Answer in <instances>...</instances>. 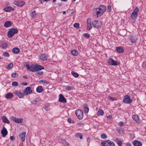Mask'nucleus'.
<instances>
[{
	"label": "nucleus",
	"instance_id": "f257e3e1",
	"mask_svg": "<svg viewBox=\"0 0 146 146\" xmlns=\"http://www.w3.org/2000/svg\"><path fill=\"white\" fill-rule=\"evenodd\" d=\"M25 67L27 68V70L33 72L41 70L44 69V67L43 66L38 64L30 66L29 64H27L25 65Z\"/></svg>",
	"mask_w": 146,
	"mask_h": 146
},
{
	"label": "nucleus",
	"instance_id": "f03ea898",
	"mask_svg": "<svg viewBox=\"0 0 146 146\" xmlns=\"http://www.w3.org/2000/svg\"><path fill=\"white\" fill-rule=\"evenodd\" d=\"M18 32V31L16 29L11 28L9 29L7 32V36L10 38L12 37L14 35Z\"/></svg>",
	"mask_w": 146,
	"mask_h": 146
},
{
	"label": "nucleus",
	"instance_id": "7ed1b4c3",
	"mask_svg": "<svg viewBox=\"0 0 146 146\" xmlns=\"http://www.w3.org/2000/svg\"><path fill=\"white\" fill-rule=\"evenodd\" d=\"M139 11V8L137 7H136L134 9L131 15V19L135 20L137 19L138 17V13Z\"/></svg>",
	"mask_w": 146,
	"mask_h": 146
},
{
	"label": "nucleus",
	"instance_id": "20e7f679",
	"mask_svg": "<svg viewBox=\"0 0 146 146\" xmlns=\"http://www.w3.org/2000/svg\"><path fill=\"white\" fill-rule=\"evenodd\" d=\"M75 114L78 118L79 119H82L83 117V112L82 110L78 109L75 111Z\"/></svg>",
	"mask_w": 146,
	"mask_h": 146
},
{
	"label": "nucleus",
	"instance_id": "39448f33",
	"mask_svg": "<svg viewBox=\"0 0 146 146\" xmlns=\"http://www.w3.org/2000/svg\"><path fill=\"white\" fill-rule=\"evenodd\" d=\"M101 145L102 146H114V143L112 141L107 140L101 143Z\"/></svg>",
	"mask_w": 146,
	"mask_h": 146
},
{
	"label": "nucleus",
	"instance_id": "423d86ee",
	"mask_svg": "<svg viewBox=\"0 0 146 146\" xmlns=\"http://www.w3.org/2000/svg\"><path fill=\"white\" fill-rule=\"evenodd\" d=\"M108 62V64L113 66L119 65L120 64L119 62L115 60L112 58H111L109 59V61Z\"/></svg>",
	"mask_w": 146,
	"mask_h": 146
},
{
	"label": "nucleus",
	"instance_id": "0eeeda50",
	"mask_svg": "<svg viewBox=\"0 0 146 146\" xmlns=\"http://www.w3.org/2000/svg\"><path fill=\"white\" fill-rule=\"evenodd\" d=\"M123 101L125 103L129 104L132 102V100L131 99L129 96L126 95L124 96Z\"/></svg>",
	"mask_w": 146,
	"mask_h": 146
},
{
	"label": "nucleus",
	"instance_id": "6e6552de",
	"mask_svg": "<svg viewBox=\"0 0 146 146\" xmlns=\"http://www.w3.org/2000/svg\"><path fill=\"white\" fill-rule=\"evenodd\" d=\"M92 24L94 27L96 29L100 28L102 25L101 22L97 21H94L92 22Z\"/></svg>",
	"mask_w": 146,
	"mask_h": 146
},
{
	"label": "nucleus",
	"instance_id": "1a4fd4ad",
	"mask_svg": "<svg viewBox=\"0 0 146 146\" xmlns=\"http://www.w3.org/2000/svg\"><path fill=\"white\" fill-rule=\"evenodd\" d=\"M32 92L33 91L30 87H28L26 88L23 92L24 94L26 95H27L29 94H31L32 93Z\"/></svg>",
	"mask_w": 146,
	"mask_h": 146
},
{
	"label": "nucleus",
	"instance_id": "9d476101",
	"mask_svg": "<svg viewBox=\"0 0 146 146\" xmlns=\"http://www.w3.org/2000/svg\"><path fill=\"white\" fill-rule=\"evenodd\" d=\"M58 101L59 102L63 103H66L67 102L66 98L61 94L59 95Z\"/></svg>",
	"mask_w": 146,
	"mask_h": 146
},
{
	"label": "nucleus",
	"instance_id": "9b49d317",
	"mask_svg": "<svg viewBox=\"0 0 146 146\" xmlns=\"http://www.w3.org/2000/svg\"><path fill=\"white\" fill-rule=\"evenodd\" d=\"M14 4L19 7H21L23 6L25 4V1H14Z\"/></svg>",
	"mask_w": 146,
	"mask_h": 146
},
{
	"label": "nucleus",
	"instance_id": "f8f14e48",
	"mask_svg": "<svg viewBox=\"0 0 146 146\" xmlns=\"http://www.w3.org/2000/svg\"><path fill=\"white\" fill-rule=\"evenodd\" d=\"M138 40V38L135 36H131L130 37L129 40L131 42L134 43L137 42Z\"/></svg>",
	"mask_w": 146,
	"mask_h": 146
},
{
	"label": "nucleus",
	"instance_id": "ddd939ff",
	"mask_svg": "<svg viewBox=\"0 0 146 146\" xmlns=\"http://www.w3.org/2000/svg\"><path fill=\"white\" fill-rule=\"evenodd\" d=\"M39 59L43 61H45L47 59V55L44 54H40L39 56Z\"/></svg>",
	"mask_w": 146,
	"mask_h": 146
},
{
	"label": "nucleus",
	"instance_id": "4468645a",
	"mask_svg": "<svg viewBox=\"0 0 146 146\" xmlns=\"http://www.w3.org/2000/svg\"><path fill=\"white\" fill-rule=\"evenodd\" d=\"M1 133L3 137H5L7 135L8 133L5 127H4L2 128L1 131Z\"/></svg>",
	"mask_w": 146,
	"mask_h": 146
},
{
	"label": "nucleus",
	"instance_id": "2eb2a0df",
	"mask_svg": "<svg viewBox=\"0 0 146 146\" xmlns=\"http://www.w3.org/2000/svg\"><path fill=\"white\" fill-rule=\"evenodd\" d=\"M25 135L26 132H24L19 135V138L22 141H25Z\"/></svg>",
	"mask_w": 146,
	"mask_h": 146
},
{
	"label": "nucleus",
	"instance_id": "dca6fc26",
	"mask_svg": "<svg viewBox=\"0 0 146 146\" xmlns=\"http://www.w3.org/2000/svg\"><path fill=\"white\" fill-rule=\"evenodd\" d=\"M14 93L16 95H17L20 98H23L24 97V95L23 93L21 92H18L17 91H15Z\"/></svg>",
	"mask_w": 146,
	"mask_h": 146
},
{
	"label": "nucleus",
	"instance_id": "f3484780",
	"mask_svg": "<svg viewBox=\"0 0 146 146\" xmlns=\"http://www.w3.org/2000/svg\"><path fill=\"white\" fill-rule=\"evenodd\" d=\"M132 117L137 123H139L141 122V120L139 119V117L138 115H133Z\"/></svg>",
	"mask_w": 146,
	"mask_h": 146
},
{
	"label": "nucleus",
	"instance_id": "a211bd4d",
	"mask_svg": "<svg viewBox=\"0 0 146 146\" xmlns=\"http://www.w3.org/2000/svg\"><path fill=\"white\" fill-rule=\"evenodd\" d=\"M134 146H141L142 144L140 141L137 140H134L132 142Z\"/></svg>",
	"mask_w": 146,
	"mask_h": 146
},
{
	"label": "nucleus",
	"instance_id": "6ab92c4d",
	"mask_svg": "<svg viewBox=\"0 0 146 146\" xmlns=\"http://www.w3.org/2000/svg\"><path fill=\"white\" fill-rule=\"evenodd\" d=\"M14 10L13 8L10 6H8L4 8L3 10L6 12H10L12 11H13Z\"/></svg>",
	"mask_w": 146,
	"mask_h": 146
},
{
	"label": "nucleus",
	"instance_id": "aec40b11",
	"mask_svg": "<svg viewBox=\"0 0 146 146\" xmlns=\"http://www.w3.org/2000/svg\"><path fill=\"white\" fill-rule=\"evenodd\" d=\"M115 50L118 52L121 53L123 52L124 50L121 46H117L116 47Z\"/></svg>",
	"mask_w": 146,
	"mask_h": 146
},
{
	"label": "nucleus",
	"instance_id": "412c9836",
	"mask_svg": "<svg viewBox=\"0 0 146 146\" xmlns=\"http://www.w3.org/2000/svg\"><path fill=\"white\" fill-rule=\"evenodd\" d=\"M20 50L19 48L17 47H15L13 48L12 52L14 54H18L20 52Z\"/></svg>",
	"mask_w": 146,
	"mask_h": 146
},
{
	"label": "nucleus",
	"instance_id": "4be33fe9",
	"mask_svg": "<svg viewBox=\"0 0 146 146\" xmlns=\"http://www.w3.org/2000/svg\"><path fill=\"white\" fill-rule=\"evenodd\" d=\"M88 105L87 104H84V112L86 113H88L89 111V108L87 107Z\"/></svg>",
	"mask_w": 146,
	"mask_h": 146
},
{
	"label": "nucleus",
	"instance_id": "5701e85b",
	"mask_svg": "<svg viewBox=\"0 0 146 146\" xmlns=\"http://www.w3.org/2000/svg\"><path fill=\"white\" fill-rule=\"evenodd\" d=\"M12 25V23L9 21L6 22L4 24V26L6 27H11Z\"/></svg>",
	"mask_w": 146,
	"mask_h": 146
},
{
	"label": "nucleus",
	"instance_id": "b1692460",
	"mask_svg": "<svg viewBox=\"0 0 146 146\" xmlns=\"http://www.w3.org/2000/svg\"><path fill=\"white\" fill-rule=\"evenodd\" d=\"M8 44L6 42H2L1 45L0 47L3 49H6L7 47Z\"/></svg>",
	"mask_w": 146,
	"mask_h": 146
},
{
	"label": "nucleus",
	"instance_id": "393cba45",
	"mask_svg": "<svg viewBox=\"0 0 146 146\" xmlns=\"http://www.w3.org/2000/svg\"><path fill=\"white\" fill-rule=\"evenodd\" d=\"M13 94L9 92L5 96V98L7 99H10L13 98Z\"/></svg>",
	"mask_w": 146,
	"mask_h": 146
},
{
	"label": "nucleus",
	"instance_id": "a878e982",
	"mask_svg": "<svg viewBox=\"0 0 146 146\" xmlns=\"http://www.w3.org/2000/svg\"><path fill=\"white\" fill-rule=\"evenodd\" d=\"M96 9H97L96 15H97V17L101 16L104 13L101 10L99 9L98 8H96Z\"/></svg>",
	"mask_w": 146,
	"mask_h": 146
},
{
	"label": "nucleus",
	"instance_id": "bb28decb",
	"mask_svg": "<svg viewBox=\"0 0 146 146\" xmlns=\"http://www.w3.org/2000/svg\"><path fill=\"white\" fill-rule=\"evenodd\" d=\"M98 8L104 13L106 10V6L104 5H101Z\"/></svg>",
	"mask_w": 146,
	"mask_h": 146
},
{
	"label": "nucleus",
	"instance_id": "cd10ccee",
	"mask_svg": "<svg viewBox=\"0 0 146 146\" xmlns=\"http://www.w3.org/2000/svg\"><path fill=\"white\" fill-rule=\"evenodd\" d=\"M2 121L4 123L8 124L10 123V122L9 121L5 116H3L2 117Z\"/></svg>",
	"mask_w": 146,
	"mask_h": 146
},
{
	"label": "nucleus",
	"instance_id": "c85d7f7f",
	"mask_svg": "<svg viewBox=\"0 0 146 146\" xmlns=\"http://www.w3.org/2000/svg\"><path fill=\"white\" fill-rule=\"evenodd\" d=\"M43 90V89L41 86H40L37 87L36 88V91L38 93H41Z\"/></svg>",
	"mask_w": 146,
	"mask_h": 146
},
{
	"label": "nucleus",
	"instance_id": "c756f323",
	"mask_svg": "<svg viewBox=\"0 0 146 146\" xmlns=\"http://www.w3.org/2000/svg\"><path fill=\"white\" fill-rule=\"evenodd\" d=\"M104 111L101 109H99L97 112L98 115H103L104 114Z\"/></svg>",
	"mask_w": 146,
	"mask_h": 146
},
{
	"label": "nucleus",
	"instance_id": "7c9ffc66",
	"mask_svg": "<svg viewBox=\"0 0 146 146\" xmlns=\"http://www.w3.org/2000/svg\"><path fill=\"white\" fill-rule=\"evenodd\" d=\"M116 142L118 145V146H122V141L120 139L117 138L116 139Z\"/></svg>",
	"mask_w": 146,
	"mask_h": 146
},
{
	"label": "nucleus",
	"instance_id": "2f4dec72",
	"mask_svg": "<svg viewBox=\"0 0 146 146\" xmlns=\"http://www.w3.org/2000/svg\"><path fill=\"white\" fill-rule=\"evenodd\" d=\"M60 142L64 144V146H68L69 145L68 143L66 142L64 139H62Z\"/></svg>",
	"mask_w": 146,
	"mask_h": 146
},
{
	"label": "nucleus",
	"instance_id": "473e14b6",
	"mask_svg": "<svg viewBox=\"0 0 146 146\" xmlns=\"http://www.w3.org/2000/svg\"><path fill=\"white\" fill-rule=\"evenodd\" d=\"M71 53L74 56H76L78 54V51L76 50H72Z\"/></svg>",
	"mask_w": 146,
	"mask_h": 146
},
{
	"label": "nucleus",
	"instance_id": "72a5a7b5",
	"mask_svg": "<svg viewBox=\"0 0 146 146\" xmlns=\"http://www.w3.org/2000/svg\"><path fill=\"white\" fill-rule=\"evenodd\" d=\"M36 15V12L35 10L32 11L31 13V16L32 17H35Z\"/></svg>",
	"mask_w": 146,
	"mask_h": 146
},
{
	"label": "nucleus",
	"instance_id": "f704fd0d",
	"mask_svg": "<svg viewBox=\"0 0 146 146\" xmlns=\"http://www.w3.org/2000/svg\"><path fill=\"white\" fill-rule=\"evenodd\" d=\"M71 74L74 77L76 78H77L79 76V74L78 73L75 72L74 71H72L71 72Z\"/></svg>",
	"mask_w": 146,
	"mask_h": 146
},
{
	"label": "nucleus",
	"instance_id": "c9c22d12",
	"mask_svg": "<svg viewBox=\"0 0 146 146\" xmlns=\"http://www.w3.org/2000/svg\"><path fill=\"white\" fill-rule=\"evenodd\" d=\"M23 119L22 118H17L15 123H21L23 121Z\"/></svg>",
	"mask_w": 146,
	"mask_h": 146
},
{
	"label": "nucleus",
	"instance_id": "e433bc0d",
	"mask_svg": "<svg viewBox=\"0 0 146 146\" xmlns=\"http://www.w3.org/2000/svg\"><path fill=\"white\" fill-rule=\"evenodd\" d=\"M11 76L13 78H17L18 76V74L16 73H13L11 74Z\"/></svg>",
	"mask_w": 146,
	"mask_h": 146
},
{
	"label": "nucleus",
	"instance_id": "4c0bfd02",
	"mask_svg": "<svg viewBox=\"0 0 146 146\" xmlns=\"http://www.w3.org/2000/svg\"><path fill=\"white\" fill-rule=\"evenodd\" d=\"M76 136L77 137H79L80 139H82V135L81 133H77L76 135Z\"/></svg>",
	"mask_w": 146,
	"mask_h": 146
},
{
	"label": "nucleus",
	"instance_id": "58836bf2",
	"mask_svg": "<svg viewBox=\"0 0 146 146\" xmlns=\"http://www.w3.org/2000/svg\"><path fill=\"white\" fill-rule=\"evenodd\" d=\"M73 88L71 86H66L65 89L67 91H70Z\"/></svg>",
	"mask_w": 146,
	"mask_h": 146
},
{
	"label": "nucleus",
	"instance_id": "ea45409f",
	"mask_svg": "<svg viewBox=\"0 0 146 146\" xmlns=\"http://www.w3.org/2000/svg\"><path fill=\"white\" fill-rule=\"evenodd\" d=\"M13 66V64L12 63H11L9 64L7 67V68L8 69H10L12 68Z\"/></svg>",
	"mask_w": 146,
	"mask_h": 146
},
{
	"label": "nucleus",
	"instance_id": "a19ab883",
	"mask_svg": "<svg viewBox=\"0 0 146 146\" xmlns=\"http://www.w3.org/2000/svg\"><path fill=\"white\" fill-rule=\"evenodd\" d=\"M67 121L70 123H75L74 121L72 120L70 118H68V119Z\"/></svg>",
	"mask_w": 146,
	"mask_h": 146
},
{
	"label": "nucleus",
	"instance_id": "79ce46f5",
	"mask_svg": "<svg viewBox=\"0 0 146 146\" xmlns=\"http://www.w3.org/2000/svg\"><path fill=\"white\" fill-rule=\"evenodd\" d=\"M101 137L102 139H106L107 137V135L105 133H102L101 135Z\"/></svg>",
	"mask_w": 146,
	"mask_h": 146
},
{
	"label": "nucleus",
	"instance_id": "37998d69",
	"mask_svg": "<svg viewBox=\"0 0 146 146\" xmlns=\"http://www.w3.org/2000/svg\"><path fill=\"white\" fill-rule=\"evenodd\" d=\"M92 28L91 24H87V29L88 31L90 30Z\"/></svg>",
	"mask_w": 146,
	"mask_h": 146
},
{
	"label": "nucleus",
	"instance_id": "c03bdc74",
	"mask_svg": "<svg viewBox=\"0 0 146 146\" xmlns=\"http://www.w3.org/2000/svg\"><path fill=\"white\" fill-rule=\"evenodd\" d=\"M142 67L144 68H146V60L144 61L143 63Z\"/></svg>",
	"mask_w": 146,
	"mask_h": 146
},
{
	"label": "nucleus",
	"instance_id": "a18cd8bd",
	"mask_svg": "<svg viewBox=\"0 0 146 146\" xmlns=\"http://www.w3.org/2000/svg\"><path fill=\"white\" fill-rule=\"evenodd\" d=\"M3 55L5 57H9V54L6 52H3Z\"/></svg>",
	"mask_w": 146,
	"mask_h": 146
},
{
	"label": "nucleus",
	"instance_id": "49530a36",
	"mask_svg": "<svg viewBox=\"0 0 146 146\" xmlns=\"http://www.w3.org/2000/svg\"><path fill=\"white\" fill-rule=\"evenodd\" d=\"M108 99H109V100H111V101H113L116 100V98H113L110 96H108Z\"/></svg>",
	"mask_w": 146,
	"mask_h": 146
},
{
	"label": "nucleus",
	"instance_id": "de8ad7c7",
	"mask_svg": "<svg viewBox=\"0 0 146 146\" xmlns=\"http://www.w3.org/2000/svg\"><path fill=\"white\" fill-rule=\"evenodd\" d=\"M12 85L14 86H17L18 85V83L16 82H13L12 83Z\"/></svg>",
	"mask_w": 146,
	"mask_h": 146
},
{
	"label": "nucleus",
	"instance_id": "09e8293b",
	"mask_svg": "<svg viewBox=\"0 0 146 146\" xmlns=\"http://www.w3.org/2000/svg\"><path fill=\"white\" fill-rule=\"evenodd\" d=\"M107 11L110 12L111 10V6L110 5H108L107 7Z\"/></svg>",
	"mask_w": 146,
	"mask_h": 146
},
{
	"label": "nucleus",
	"instance_id": "8fccbe9b",
	"mask_svg": "<svg viewBox=\"0 0 146 146\" xmlns=\"http://www.w3.org/2000/svg\"><path fill=\"white\" fill-rule=\"evenodd\" d=\"M73 26L75 28H77L79 27L80 25L79 23H76L74 24Z\"/></svg>",
	"mask_w": 146,
	"mask_h": 146
},
{
	"label": "nucleus",
	"instance_id": "3c124183",
	"mask_svg": "<svg viewBox=\"0 0 146 146\" xmlns=\"http://www.w3.org/2000/svg\"><path fill=\"white\" fill-rule=\"evenodd\" d=\"M36 75L38 74L39 75H42L43 74V72L42 71L38 72L35 73Z\"/></svg>",
	"mask_w": 146,
	"mask_h": 146
},
{
	"label": "nucleus",
	"instance_id": "603ef678",
	"mask_svg": "<svg viewBox=\"0 0 146 146\" xmlns=\"http://www.w3.org/2000/svg\"><path fill=\"white\" fill-rule=\"evenodd\" d=\"M11 119H12V120L14 122H15L16 121V120H17V118H16L13 116H11Z\"/></svg>",
	"mask_w": 146,
	"mask_h": 146
},
{
	"label": "nucleus",
	"instance_id": "864d4df0",
	"mask_svg": "<svg viewBox=\"0 0 146 146\" xmlns=\"http://www.w3.org/2000/svg\"><path fill=\"white\" fill-rule=\"evenodd\" d=\"M84 36L87 38H89L90 37V35L87 33H86L84 34Z\"/></svg>",
	"mask_w": 146,
	"mask_h": 146
},
{
	"label": "nucleus",
	"instance_id": "5fc2aeb1",
	"mask_svg": "<svg viewBox=\"0 0 146 146\" xmlns=\"http://www.w3.org/2000/svg\"><path fill=\"white\" fill-rule=\"evenodd\" d=\"M87 24H91V19L90 18H88L87 20Z\"/></svg>",
	"mask_w": 146,
	"mask_h": 146
},
{
	"label": "nucleus",
	"instance_id": "6e6d98bb",
	"mask_svg": "<svg viewBox=\"0 0 146 146\" xmlns=\"http://www.w3.org/2000/svg\"><path fill=\"white\" fill-rule=\"evenodd\" d=\"M37 102V101L36 100H34L33 101L32 103L33 104H36Z\"/></svg>",
	"mask_w": 146,
	"mask_h": 146
},
{
	"label": "nucleus",
	"instance_id": "4d7b16f0",
	"mask_svg": "<svg viewBox=\"0 0 146 146\" xmlns=\"http://www.w3.org/2000/svg\"><path fill=\"white\" fill-rule=\"evenodd\" d=\"M119 125L121 126H123L124 125V123L122 121H121L119 123Z\"/></svg>",
	"mask_w": 146,
	"mask_h": 146
},
{
	"label": "nucleus",
	"instance_id": "13d9d810",
	"mask_svg": "<svg viewBox=\"0 0 146 146\" xmlns=\"http://www.w3.org/2000/svg\"><path fill=\"white\" fill-rule=\"evenodd\" d=\"M78 125L79 126H82L84 125V124L83 123H81V122H80L78 123Z\"/></svg>",
	"mask_w": 146,
	"mask_h": 146
},
{
	"label": "nucleus",
	"instance_id": "bf43d9fd",
	"mask_svg": "<svg viewBox=\"0 0 146 146\" xmlns=\"http://www.w3.org/2000/svg\"><path fill=\"white\" fill-rule=\"evenodd\" d=\"M49 84V82L46 80H44L43 84Z\"/></svg>",
	"mask_w": 146,
	"mask_h": 146
},
{
	"label": "nucleus",
	"instance_id": "052dcab7",
	"mask_svg": "<svg viewBox=\"0 0 146 146\" xmlns=\"http://www.w3.org/2000/svg\"><path fill=\"white\" fill-rule=\"evenodd\" d=\"M10 139L11 140H13V141L14 140H15V138L13 136H10Z\"/></svg>",
	"mask_w": 146,
	"mask_h": 146
},
{
	"label": "nucleus",
	"instance_id": "680f3d73",
	"mask_svg": "<svg viewBox=\"0 0 146 146\" xmlns=\"http://www.w3.org/2000/svg\"><path fill=\"white\" fill-rule=\"evenodd\" d=\"M27 82H24L22 83V85L23 86H26L27 85Z\"/></svg>",
	"mask_w": 146,
	"mask_h": 146
},
{
	"label": "nucleus",
	"instance_id": "e2e57ef3",
	"mask_svg": "<svg viewBox=\"0 0 146 146\" xmlns=\"http://www.w3.org/2000/svg\"><path fill=\"white\" fill-rule=\"evenodd\" d=\"M126 145L127 146H131V145L130 143H127L126 144Z\"/></svg>",
	"mask_w": 146,
	"mask_h": 146
},
{
	"label": "nucleus",
	"instance_id": "0e129e2a",
	"mask_svg": "<svg viewBox=\"0 0 146 146\" xmlns=\"http://www.w3.org/2000/svg\"><path fill=\"white\" fill-rule=\"evenodd\" d=\"M44 80H41L39 81V83H42L43 84L44 82Z\"/></svg>",
	"mask_w": 146,
	"mask_h": 146
},
{
	"label": "nucleus",
	"instance_id": "69168bd1",
	"mask_svg": "<svg viewBox=\"0 0 146 146\" xmlns=\"http://www.w3.org/2000/svg\"><path fill=\"white\" fill-rule=\"evenodd\" d=\"M62 3H58L57 4V5L59 6H60L62 5Z\"/></svg>",
	"mask_w": 146,
	"mask_h": 146
},
{
	"label": "nucleus",
	"instance_id": "338daca9",
	"mask_svg": "<svg viewBox=\"0 0 146 146\" xmlns=\"http://www.w3.org/2000/svg\"><path fill=\"white\" fill-rule=\"evenodd\" d=\"M23 78H25V79H27L28 78L26 76H23Z\"/></svg>",
	"mask_w": 146,
	"mask_h": 146
},
{
	"label": "nucleus",
	"instance_id": "774afa93",
	"mask_svg": "<svg viewBox=\"0 0 146 146\" xmlns=\"http://www.w3.org/2000/svg\"><path fill=\"white\" fill-rule=\"evenodd\" d=\"M39 1L41 2V3H42V1H47V0H39Z\"/></svg>",
	"mask_w": 146,
	"mask_h": 146
}]
</instances>
